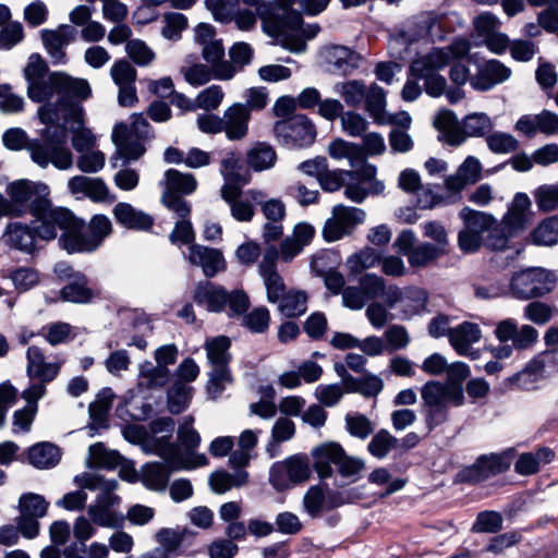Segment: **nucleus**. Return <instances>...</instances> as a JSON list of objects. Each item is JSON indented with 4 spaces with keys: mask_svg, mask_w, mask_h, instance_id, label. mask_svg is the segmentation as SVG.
<instances>
[{
    "mask_svg": "<svg viewBox=\"0 0 558 558\" xmlns=\"http://www.w3.org/2000/svg\"><path fill=\"white\" fill-rule=\"evenodd\" d=\"M384 389L383 379L369 372L361 377H355V383L349 387L347 393H360L365 398L377 397Z\"/></svg>",
    "mask_w": 558,
    "mask_h": 558,
    "instance_id": "obj_52",
    "label": "nucleus"
},
{
    "mask_svg": "<svg viewBox=\"0 0 558 558\" xmlns=\"http://www.w3.org/2000/svg\"><path fill=\"white\" fill-rule=\"evenodd\" d=\"M170 477L169 468L161 462L147 463L141 474V481L145 487L151 490L162 492L167 488Z\"/></svg>",
    "mask_w": 558,
    "mask_h": 558,
    "instance_id": "obj_39",
    "label": "nucleus"
},
{
    "mask_svg": "<svg viewBox=\"0 0 558 558\" xmlns=\"http://www.w3.org/2000/svg\"><path fill=\"white\" fill-rule=\"evenodd\" d=\"M230 347L231 341L226 336L208 339L204 344L207 361L211 367L206 384V392L211 400L218 399L226 387L233 383L230 368V362L232 361Z\"/></svg>",
    "mask_w": 558,
    "mask_h": 558,
    "instance_id": "obj_8",
    "label": "nucleus"
},
{
    "mask_svg": "<svg viewBox=\"0 0 558 558\" xmlns=\"http://www.w3.org/2000/svg\"><path fill=\"white\" fill-rule=\"evenodd\" d=\"M421 413L428 433L449 420V407L464 403L463 388L448 386L439 380H429L421 388Z\"/></svg>",
    "mask_w": 558,
    "mask_h": 558,
    "instance_id": "obj_4",
    "label": "nucleus"
},
{
    "mask_svg": "<svg viewBox=\"0 0 558 558\" xmlns=\"http://www.w3.org/2000/svg\"><path fill=\"white\" fill-rule=\"evenodd\" d=\"M225 133L230 141H240L247 135L251 113L247 106L235 102L225 110Z\"/></svg>",
    "mask_w": 558,
    "mask_h": 558,
    "instance_id": "obj_30",
    "label": "nucleus"
},
{
    "mask_svg": "<svg viewBox=\"0 0 558 558\" xmlns=\"http://www.w3.org/2000/svg\"><path fill=\"white\" fill-rule=\"evenodd\" d=\"M379 263L380 256L377 251L372 247H365L350 256L347 260V266L351 274L357 275L365 269L375 267Z\"/></svg>",
    "mask_w": 558,
    "mask_h": 558,
    "instance_id": "obj_58",
    "label": "nucleus"
},
{
    "mask_svg": "<svg viewBox=\"0 0 558 558\" xmlns=\"http://www.w3.org/2000/svg\"><path fill=\"white\" fill-rule=\"evenodd\" d=\"M41 331L46 341L52 347L66 343L74 338L72 326L64 322L49 324L43 327Z\"/></svg>",
    "mask_w": 558,
    "mask_h": 558,
    "instance_id": "obj_64",
    "label": "nucleus"
},
{
    "mask_svg": "<svg viewBox=\"0 0 558 558\" xmlns=\"http://www.w3.org/2000/svg\"><path fill=\"white\" fill-rule=\"evenodd\" d=\"M553 352H544L533 357L526 366L510 378L512 386L518 389L531 390L544 377L547 364L554 361Z\"/></svg>",
    "mask_w": 558,
    "mask_h": 558,
    "instance_id": "obj_25",
    "label": "nucleus"
},
{
    "mask_svg": "<svg viewBox=\"0 0 558 558\" xmlns=\"http://www.w3.org/2000/svg\"><path fill=\"white\" fill-rule=\"evenodd\" d=\"M114 393L111 388H104L97 396L96 399L89 404L88 412L90 418L104 425L107 421L108 413L112 407Z\"/></svg>",
    "mask_w": 558,
    "mask_h": 558,
    "instance_id": "obj_55",
    "label": "nucleus"
},
{
    "mask_svg": "<svg viewBox=\"0 0 558 558\" xmlns=\"http://www.w3.org/2000/svg\"><path fill=\"white\" fill-rule=\"evenodd\" d=\"M427 304V294L420 288L404 289V300L402 301L401 311L402 319H409L412 316L420 314Z\"/></svg>",
    "mask_w": 558,
    "mask_h": 558,
    "instance_id": "obj_54",
    "label": "nucleus"
},
{
    "mask_svg": "<svg viewBox=\"0 0 558 558\" xmlns=\"http://www.w3.org/2000/svg\"><path fill=\"white\" fill-rule=\"evenodd\" d=\"M446 254L444 248L436 247L429 242H423L409 252L408 260L412 267H426Z\"/></svg>",
    "mask_w": 558,
    "mask_h": 558,
    "instance_id": "obj_51",
    "label": "nucleus"
},
{
    "mask_svg": "<svg viewBox=\"0 0 558 558\" xmlns=\"http://www.w3.org/2000/svg\"><path fill=\"white\" fill-rule=\"evenodd\" d=\"M555 457V451L548 447H541L535 451L521 453L514 463V471L522 476L536 474L543 465L550 463Z\"/></svg>",
    "mask_w": 558,
    "mask_h": 558,
    "instance_id": "obj_36",
    "label": "nucleus"
},
{
    "mask_svg": "<svg viewBox=\"0 0 558 558\" xmlns=\"http://www.w3.org/2000/svg\"><path fill=\"white\" fill-rule=\"evenodd\" d=\"M59 245L70 254L92 253L97 250L88 235L85 222L80 218L66 233H61Z\"/></svg>",
    "mask_w": 558,
    "mask_h": 558,
    "instance_id": "obj_34",
    "label": "nucleus"
},
{
    "mask_svg": "<svg viewBox=\"0 0 558 558\" xmlns=\"http://www.w3.org/2000/svg\"><path fill=\"white\" fill-rule=\"evenodd\" d=\"M51 83L60 97L61 105L64 106L85 100L92 94L90 85L86 80L72 77L63 72L51 73Z\"/></svg>",
    "mask_w": 558,
    "mask_h": 558,
    "instance_id": "obj_19",
    "label": "nucleus"
},
{
    "mask_svg": "<svg viewBox=\"0 0 558 558\" xmlns=\"http://www.w3.org/2000/svg\"><path fill=\"white\" fill-rule=\"evenodd\" d=\"M333 89L342 97L347 106L359 108L364 100L366 85L363 81L350 80L337 83Z\"/></svg>",
    "mask_w": 558,
    "mask_h": 558,
    "instance_id": "obj_49",
    "label": "nucleus"
},
{
    "mask_svg": "<svg viewBox=\"0 0 558 558\" xmlns=\"http://www.w3.org/2000/svg\"><path fill=\"white\" fill-rule=\"evenodd\" d=\"M169 369L167 367L153 365L151 362H145L140 367V387L145 389H155L163 387L169 379Z\"/></svg>",
    "mask_w": 558,
    "mask_h": 558,
    "instance_id": "obj_46",
    "label": "nucleus"
},
{
    "mask_svg": "<svg viewBox=\"0 0 558 558\" xmlns=\"http://www.w3.org/2000/svg\"><path fill=\"white\" fill-rule=\"evenodd\" d=\"M166 189L163 193L174 195H190L197 187V181L191 173H182L177 169H169L165 173Z\"/></svg>",
    "mask_w": 558,
    "mask_h": 558,
    "instance_id": "obj_41",
    "label": "nucleus"
},
{
    "mask_svg": "<svg viewBox=\"0 0 558 558\" xmlns=\"http://www.w3.org/2000/svg\"><path fill=\"white\" fill-rule=\"evenodd\" d=\"M279 311L286 317H298L307 310V295L303 291H289L279 301Z\"/></svg>",
    "mask_w": 558,
    "mask_h": 558,
    "instance_id": "obj_53",
    "label": "nucleus"
},
{
    "mask_svg": "<svg viewBox=\"0 0 558 558\" xmlns=\"http://www.w3.org/2000/svg\"><path fill=\"white\" fill-rule=\"evenodd\" d=\"M151 126L142 113L132 114V123H118L112 131L117 155L124 163L138 159L146 151L145 143L153 137Z\"/></svg>",
    "mask_w": 558,
    "mask_h": 558,
    "instance_id": "obj_9",
    "label": "nucleus"
},
{
    "mask_svg": "<svg viewBox=\"0 0 558 558\" xmlns=\"http://www.w3.org/2000/svg\"><path fill=\"white\" fill-rule=\"evenodd\" d=\"M359 497L355 488L331 489L328 484H316L310 486L304 494L302 506L312 519H317L328 511L355 501Z\"/></svg>",
    "mask_w": 558,
    "mask_h": 558,
    "instance_id": "obj_11",
    "label": "nucleus"
},
{
    "mask_svg": "<svg viewBox=\"0 0 558 558\" xmlns=\"http://www.w3.org/2000/svg\"><path fill=\"white\" fill-rule=\"evenodd\" d=\"M463 227L483 238V234L490 229L496 219L486 213L472 209L468 206L463 207L459 213Z\"/></svg>",
    "mask_w": 558,
    "mask_h": 558,
    "instance_id": "obj_44",
    "label": "nucleus"
},
{
    "mask_svg": "<svg viewBox=\"0 0 558 558\" xmlns=\"http://www.w3.org/2000/svg\"><path fill=\"white\" fill-rule=\"evenodd\" d=\"M482 331L477 324L464 322L448 331V339L459 355L469 356L472 360L478 357V351L472 349V344L480 341Z\"/></svg>",
    "mask_w": 558,
    "mask_h": 558,
    "instance_id": "obj_23",
    "label": "nucleus"
},
{
    "mask_svg": "<svg viewBox=\"0 0 558 558\" xmlns=\"http://www.w3.org/2000/svg\"><path fill=\"white\" fill-rule=\"evenodd\" d=\"M323 57L333 68V72L341 75L353 73L360 66L361 61L357 52L340 45L325 47Z\"/></svg>",
    "mask_w": 558,
    "mask_h": 558,
    "instance_id": "obj_29",
    "label": "nucleus"
},
{
    "mask_svg": "<svg viewBox=\"0 0 558 558\" xmlns=\"http://www.w3.org/2000/svg\"><path fill=\"white\" fill-rule=\"evenodd\" d=\"M348 433L356 438L366 439L374 432L372 421L361 413H348L344 417Z\"/></svg>",
    "mask_w": 558,
    "mask_h": 558,
    "instance_id": "obj_63",
    "label": "nucleus"
},
{
    "mask_svg": "<svg viewBox=\"0 0 558 558\" xmlns=\"http://www.w3.org/2000/svg\"><path fill=\"white\" fill-rule=\"evenodd\" d=\"M2 241L8 247L25 254H32L36 247V235L33 227L22 222L8 223Z\"/></svg>",
    "mask_w": 558,
    "mask_h": 558,
    "instance_id": "obj_31",
    "label": "nucleus"
},
{
    "mask_svg": "<svg viewBox=\"0 0 558 558\" xmlns=\"http://www.w3.org/2000/svg\"><path fill=\"white\" fill-rule=\"evenodd\" d=\"M365 111L379 124L385 123L386 93L376 83L366 87L364 100Z\"/></svg>",
    "mask_w": 558,
    "mask_h": 558,
    "instance_id": "obj_42",
    "label": "nucleus"
},
{
    "mask_svg": "<svg viewBox=\"0 0 558 558\" xmlns=\"http://www.w3.org/2000/svg\"><path fill=\"white\" fill-rule=\"evenodd\" d=\"M444 16L435 11H424L411 16L398 34L403 44L418 40L440 41L445 39Z\"/></svg>",
    "mask_w": 558,
    "mask_h": 558,
    "instance_id": "obj_16",
    "label": "nucleus"
},
{
    "mask_svg": "<svg viewBox=\"0 0 558 558\" xmlns=\"http://www.w3.org/2000/svg\"><path fill=\"white\" fill-rule=\"evenodd\" d=\"M194 302L208 312L221 313L228 311L230 317L243 315L250 307V299L243 290L227 291L222 286L211 281L197 283Z\"/></svg>",
    "mask_w": 558,
    "mask_h": 558,
    "instance_id": "obj_7",
    "label": "nucleus"
},
{
    "mask_svg": "<svg viewBox=\"0 0 558 558\" xmlns=\"http://www.w3.org/2000/svg\"><path fill=\"white\" fill-rule=\"evenodd\" d=\"M247 472L240 470L233 474L228 472H215L209 477V485L211 489L217 494H223L230 490L232 487H240L247 481Z\"/></svg>",
    "mask_w": 558,
    "mask_h": 558,
    "instance_id": "obj_47",
    "label": "nucleus"
},
{
    "mask_svg": "<svg viewBox=\"0 0 558 558\" xmlns=\"http://www.w3.org/2000/svg\"><path fill=\"white\" fill-rule=\"evenodd\" d=\"M514 130L527 137H534L537 133L547 136L558 134V114L549 110H543L537 114H523L515 122Z\"/></svg>",
    "mask_w": 558,
    "mask_h": 558,
    "instance_id": "obj_22",
    "label": "nucleus"
},
{
    "mask_svg": "<svg viewBox=\"0 0 558 558\" xmlns=\"http://www.w3.org/2000/svg\"><path fill=\"white\" fill-rule=\"evenodd\" d=\"M96 530L88 519L78 517L73 525L75 542L63 548L65 558H85L87 553L86 542L92 538Z\"/></svg>",
    "mask_w": 558,
    "mask_h": 558,
    "instance_id": "obj_37",
    "label": "nucleus"
},
{
    "mask_svg": "<svg viewBox=\"0 0 558 558\" xmlns=\"http://www.w3.org/2000/svg\"><path fill=\"white\" fill-rule=\"evenodd\" d=\"M295 434V424L288 417H279L271 428V440L267 446L269 456L274 458L276 452L272 451V447L290 440Z\"/></svg>",
    "mask_w": 558,
    "mask_h": 558,
    "instance_id": "obj_62",
    "label": "nucleus"
},
{
    "mask_svg": "<svg viewBox=\"0 0 558 558\" xmlns=\"http://www.w3.org/2000/svg\"><path fill=\"white\" fill-rule=\"evenodd\" d=\"M514 454L513 448L499 453L482 454L472 465L459 472V480L463 483L476 484L505 473L512 464Z\"/></svg>",
    "mask_w": 558,
    "mask_h": 558,
    "instance_id": "obj_17",
    "label": "nucleus"
},
{
    "mask_svg": "<svg viewBox=\"0 0 558 558\" xmlns=\"http://www.w3.org/2000/svg\"><path fill=\"white\" fill-rule=\"evenodd\" d=\"M311 475L308 457L299 453L275 462L269 469L268 481L276 492L282 493L307 482Z\"/></svg>",
    "mask_w": 558,
    "mask_h": 558,
    "instance_id": "obj_14",
    "label": "nucleus"
},
{
    "mask_svg": "<svg viewBox=\"0 0 558 558\" xmlns=\"http://www.w3.org/2000/svg\"><path fill=\"white\" fill-rule=\"evenodd\" d=\"M89 457L95 466L113 470L121 465L124 458L116 450H108L102 442L89 447Z\"/></svg>",
    "mask_w": 558,
    "mask_h": 558,
    "instance_id": "obj_50",
    "label": "nucleus"
},
{
    "mask_svg": "<svg viewBox=\"0 0 558 558\" xmlns=\"http://www.w3.org/2000/svg\"><path fill=\"white\" fill-rule=\"evenodd\" d=\"M116 221L129 230L148 231L154 226V218L129 203L120 202L112 209Z\"/></svg>",
    "mask_w": 558,
    "mask_h": 558,
    "instance_id": "obj_32",
    "label": "nucleus"
},
{
    "mask_svg": "<svg viewBox=\"0 0 558 558\" xmlns=\"http://www.w3.org/2000/svg\"><path fill=\"white\" fill-rule=\"evenodd\" d=\"M7 194L11 197L15 217L40 214L50 205L49 187L41 182L22 179L10 183Z\"/></svg>",
    "mask_w": 558,
    "mask_h": 558,
    "instance_id": "obj_12",
    "label": "nucleus"
},
{
    "mask_svg": "<svg viewBox=\"0 0 558 558\" xmlns=\"http://www.w3.org/2000/svg\"><path fill=\"white\" fill-rule=\"evenodd\" d=\"M277 141L289 148H306L316 140L317 131L305 114H293L274 124Z\"/></svg>",
    "mask_w": 558,
    "mask_h": 558,
    "instance_id": "obj_15",
    "label": "nucleus"
},
{
    "mask_svg": "<svg viewBox=\"0 0 558 558\" xmlns=\"http://www.w3.org/2000/svg\"><path fill=\"white\" fill-rule=\"evenodd\" d=\"M187 258L192 265L202 267L207 278L215 277L226 268L223 255L219 250L201 244H192L189 247Z\"/></svg>",
    "mask_w": 558,
    "mask_h": 558,
    "instance_id": "obj_26",
    "label": "nucleus"
},
{
    "mask_svg": "<svg viewBox=\"0 0 558 558\" xmlns=\"http://www.w3.org/2000/svg\"><path fill=\"white\" fill-rule=\"evenodd\" d=\"M556 281L553 271L542 267H530L513 274L510 292L518 300L542 298L554 290Z\"/></svg>",
    "mask_w": 558,
    "mask_h": 558,
    "instance_id": "obj_13",
    "label": "nucleus"
},
{
    "mask_svg": "<svg viewBox=\"0 0 558 558\" xmlns=\"http://www.w3.org/2000/svg\"><path fill=\"white\" fill-rule=\"evenodd\" d=\"M511 71L498 60H489L478 66L477 73L471 76V85L477 90H488L509 78Z\"/></svg>",
    "mask_w": 558,
    "mask_h": 558,
    "instance_id": "obj_33",
    "label": "nucleus"
},
{
    "mask_svg": "<svg viewBox=\"0 0 558 558\" xmlns=\"http://www.w3.org/2000/svg\"><path fill=\"white\" fill-rule=\"evenodd\" d=\"M533 243L551 246L558 242V216L543 220L531 234Z\"/></svg>",
    "mask_w": 558,
    "mask_h": 558,
    "instance_id": "obj_56",
    "label": "nucleus"
},
{
    "mask_svg": "<svg viewBox=\"0 0 558 558\" xmlns=\"http://www.w3.org/2000/svg\"><path fill=\"white\" fill-rule=\"evenodd\" d=\"M59 275L68 280V283L60 290V296L63 301L86 304L99 298L100 292L93 287L89 279L83 272L65 267L59 271Z\"/></svg>",
    "mask_w": 558,
    "mask_h": 558,
    "instance_id": "obj_18",
    "label": "nucleus"
},
{
    "mask_svg": "<svg viewBox=\"0 0 558 558\" xmlns=\"http://www.w3.org/2000/svg\"><path fill=\"white\" fill-rule=\"evenodd\" d=\"M277 154L274 147L267 143H256L246 154L247 165L255 171H263L274 167Z\"/></svg>",
    "mask_w": 558,
    "mask_h": 558,
    "instance_id": "obj_43",
    "label": "nucleus"
},
{
    "mask_svg": "<svg viewBox=\"0 0 558 558\" xmlns=\"http://www.w3.org/2000/svg\"><path fill=\"white\" fill-rule=\"evenodd\" d=\"M220 173L226 182L247 184L250 173L242 163L241 157L234 151H228L220 162Z\"/></svg>",
    "mask_w": 558,
    "mask_h": 558,
    "instance_id": "obj_40",
    "label": "nucleus"
},
{
    "mask_svg": "<svg viewBox=\"0 0 558 558\" xmlns=\"http://www.w3.org/2000/svg\"><path fill=\"white\" fill-rule=\"evenodd\" d=\"M399 449V439L387 429H379L367 445L368 452L376 459H385L391 450Z\"/></svg>",
    "mask_w": 558,
    "mask_h": 558,
    "instance_id": "obj_48",
    "label": "nucleus"
},
{
    "mask_svg": "<svg viewBox=\"0 0 558 558\" xmlns=\"http://www.w3.org/2000/svg\"><path fill=\"white\" fill-rule=\"evenodd\" d=\"M68 189L71 194H81L93 202L99 203L114 201V197H109V189L100 178L75 175L69 180Z\"/></svg>",
    "mask_w": 558,
    "mask_h": 558,
    "instance_id": "obj_28",
    "label": "nucleus"
},
{
    "mask_svg": "<svg viewBox=\"0 0 558 558\" xmlns=\"http://www.w3.org/2000/svg\"><path fill=\"white\" fill-rule=\"evenodd\" d=\"M486 144L489 150L494 154H510L518 150L519 141L509 133L493 132L486 136Z\"/></svg>",
    "mask_w": 558,
    "mask_h": 558,
    "instance_id": "obj_60",
    "label": "nucleus"
},
{
    "mask_svg": "<svg viewBox=\"0 0 558 558\" xmlns=\"http://www.w3.org/2000/svg\"><path fill=\"white\" fill-rule=\"evenodd\" d=\"M195 535L196 532L186 526L162 527L157 531L155 539L161 549H166L170 557L175 558L181 555L182 545Z\"/></svg>",
    "mask_w": 558,
    "mask_h": 558,
    "instance_id": "obj_35",
    "label": "nucleus"
},
{
    "mask_svg": "<svg viewBox=\"0 0 558 558\" xmlns=\"http://www.w3.org/2000/svg\"><path fill=\"white\" fill-rule=\"evenodd\" d=\"M75 483L83 489L99 492L95 504L87 509L95 524L111 529H120L124 525L125 515L119 511L121 497L114 494L118 487L117 480H108L96 473H83L75 476Z\"/></svg>",
    "mask_w": 558,
    "mask_h": 558,
    "instance_id": "obj_2",
    "label": "nucleus"
},
{
    "mask_svg": "<svg viewBox=\"0 0 558 558\" xmlns=\"http://www.w3.org/2000/svg\"><path fill=\"white\" fill-rule=\"evenodd\" d=\"M193 390L194 389L185 383L175 380L167 392V403L170 413H182L189 407Z\"/></svg>",
    "mask_w": 558,
    "mask_h": 558,
    "instance_id": "obj_45",
    "label": "nucleus"
},
{
    "mask_svg": "<svg viewBox=\"0 0 558 558\" xmlns=\"http://www.w3.org/2000/svg\"><path fill=\"white\" fill-rule=\"evenodd\" d=\"M531 205V199L525 193L515 194L508 213L502 218V222L510 233L517 234L533 223Z\"/></svg>",
    "mask_w": 558,
    "mask_h": 558,
    "instance_id": "obj_27",
    "label": "nucleus"
},
{
    "mask_svg": "<svg viewBox=\"0 0 558 558\" xmlns=\"http://www.w3.org/2000/svg\"><path fill=\"white\" fill-rule=\"evenodd\" d=\"M493 128L490 118L486 113L468 114L462 122V129L465 135L470 137H481L487 134Z\"/></svg>",
    "mask_w": 558,
    "mask_h": 558,
    "instance_id": "obj_61",
    "label": "nucleus"
},
{
    "mask_svg": "<svg viewBox=\"0 0 558 558\" xmlns=\"http://www.w3.org/2000/svg\"><path fill=\"white\" fill-rule=\"evenodd\" d=\"M313 469L320 480L330 478L333 475L332 465L337 474L345 484L359 482L365 471V461L359 457L350 456L343 447L336 441H327L312 449Z\"/></svg>",
    "mask_w": 558,
    "mask_h": 558,
    "instance_id": "obj_3",
    "label": "nucleus"
},
{
    "mask_svg": "<svg viewBox=\"0 0 558 558\" xmlns=\"http://www.w3.org/2000/svg\"><path fill=\"white\" fill-rule=\"evenodd\" d=\"M49 502L38 494L25 493L20 497L19 511L27 517L41 519L47 514Z\"/></svg>",
    "mask_w": 558,
    "mask_h": 558,
    "instance_id": "obj_57",
    "label": "nucleus"
},
{
    "mask_svg": "<svg viewBox=\"0 0 558 558\" xmlns=\"http://www.w3.org/2000/svg\"><path fill=\"white\" fill-rule=\"evenodd\" d=\"M26 376L28 386L22 391L21 397L25 402H35L47 393V385L58 378L65 359L57 356L54 361L47 362L45 352L38 345H29L25 353Z\"/></svg>",
    "mask_w": 558,
    "mask_h": 558,
    "instance_id": "obj_6",
    "label": "nucleus"
},
{
    "mask_svg": "<svg viewBox=\"0 0 558 558\" xmlns=\"http://www.w3.org/2000/svg\"><path fill=\"white\" fill-rule=\"evenodd\" d=\"M68 141L69 132L65 125H48L41 137L28 147L32 160L44 169L50 163L59 170L70 169L73 166V154Z\"/></svg>",
    "mask_w": 558,
    "mask_h": 558,
    "instance_id": "obj_5",
    "label": "nucleus"
},
{
    "mask_svg": "<svg viewBox=\"0 0 558 558\" xmlns=\"http://www.w3.org/2000/svg\"><path fill=\"white\" fill-rule=\"evenodd\" d=\"M202 57L211 68L214 78L229 81L235 75L236 69L226 59V51L221 39L203 46Z\"/></svg>",
    "mask_w": 558,
    "mask_h": 558,
    "instance_id": "obj_24",
    "label": "nucleus"
},
{
    "mask_svg": "<svg viewBox=\"0 0 558 558\" xmlns=\"http://www.w3.org/2000/svg\"><path fill=\"white\" fill-rule=\"evenodd\" d=\"M494 333L500 342L511 340L512 345L517 350H525L533 347L538 338V332L533 326L523 325L519 328L517 322L512 318L499 322Z\"/></svg>",
    "mask_w": 558,
    "mask_h": 558,
    "instance_id": "obj_20",
    "label": "nucleus"
},
{
    "mask_svg": "<svg viewBox=\"0 0 558 558\" xmlns=\"http://www.w3.org/2000/svg\"><path fill=\"white\" fill-rule=\"evenodd\" d=\"M471 45L465 38H457L450 45L434 48L425 56L414 59L410 64V74L415 80H426L453 61H458L470 52Z\"/></svg>",
    "mask_w": 558,
    "mask_h": 558,
    "instance_id": "obj_10",
    "label": "nucleus"
},
{
    "mask_svg": "<svg viewBox=\"0 0 558 558\" xmlns=\"http://www.w3.org/2000/svg\"><path fill=\"white\" fill-rule=\"evenodd\" d=\"M293 3V0L263 1L258 14L265 33L284 49L303 52L306 40L314 38L320 26L317 23L304 25L302 14L292 8Z\"/></svg>",
    "mask_w": 558,
    "mask_h": 558,
    "instance_id": "obj_1",
    "label": "nucleus"
},
{
    "mask_svg": "<svg viewBox=\"0 0 558 558\" xmlns=\"http://www.w3.org/2000/svg\"><path fill=\"white\" fill-rule=\"evenodd\" d=\"M86 230L95 247L98 248L112 233V223L106 215L97 214L90 218Z\"/></svg>",
    "mask_w": 558,
    "mask_h": 558,
    "instance_id": "obj_59",
    "label": "nucleus"
},
{
    "mask_svg": "<svg viewBox=\"0 0 558 558\" xmlns=\"http://www.w3.org/2000/svg\"><path fill=\"white\" fill-rule=\"evenodd\" d=\"M28 461L37 469H49L57 465L61 459L59 447L50 442H39L28 450Z\"/></svg>",
    "mask_w": 558,
    "mask_h": 558,
    "instance_id": "obj_38",
    "label": "nucleus"
},
{
    "mask_svg": "<svg viewBox=\"0 0 558 558\" xmlns=\"http://www.w3.org/2000/svg\"><path fill=\"white\" fill-rule=\"evenodd\" d=\"M40 35L52 62L64 64L66 62L64 48L76 38L77 31L72 25L62 24L57 29H43Z\"/></svg>",
    "mask_w": 558,
    "mask_h": 558,
    "instance_id": "obj_21",
    "label": "nucleus"
}]
</instances>
